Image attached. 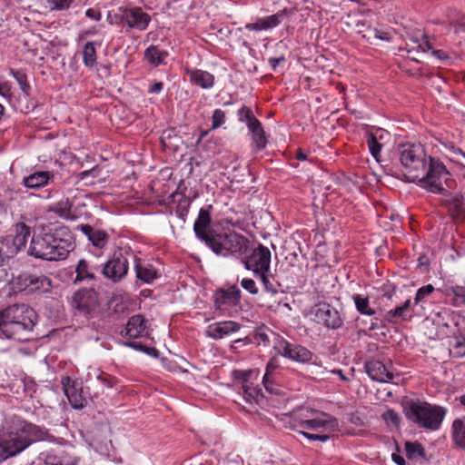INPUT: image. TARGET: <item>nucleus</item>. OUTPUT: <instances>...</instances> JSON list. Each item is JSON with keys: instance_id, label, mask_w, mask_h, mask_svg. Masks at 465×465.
<instances>
[{"instance_id": "nucleus-63", "label": "nucleus", "mask_w": 465, "mask_h": 465, "mask_svg": "<svg viewBox=\"0 0 465 465\" xmlns=\"http://www.w3.org/2000/svg\"><path fill=\"white\" fill-rule=\"evenodd\" d=\"M419 47L423 51L427 52L431 49L430 44L428 41H424L422 44L419 45Z\"/></svg>"}, {"instance_id": "nucleus-54", "label": "nucleus", "mask_w": 465, "mask_h": 465, "mask_svg": "<svg viewBox=\"0 0 465 465\" xmlns=\"http://www.w3.org/2000/svg\"><path fill=\"white\" fill-rule=\"evenodd\" d=\"M85 15L92 20L99 21L101 19V12L94 8H89L85 12Z\"/></svg>"}, {"instance_id": "nucleus-43", "label": "nucleus", "mask_w": 465, "mask_h": 465, "mask_svg": "<svg viewBox=\"0 0 465 465\" xmlns=\"http://www.w3.org/2000/svg\"><path fill=\"white\" fill-rule=\"evenodd\" d=\"M382 418L388 425H392L396 428L400 426L401 418L399 414L393 410H387L383 414Z\"/></svg>"}, {"instance_id": "nucleus-64", "label": "nucleus", "mask_w": 465, "mask_h": 465, "mask_svg": "<svg viewBox=\"0 0 465 465\" xmlns=\"http://www.w3.org/2000/svg\"><path fill=\"white\" fill-rule=\"evenodd\" d=\"M296 158L299 161H304L307 159V156L301 149H298L297 153H296Z\"/></svg>"}, {"instance_id": "nucleus-27", "label": "nucleus", "mask_w": 465, "mask_h": 465, "mask_svg": "<svg viewBox=\"0 0 465 465\" xmlns=\"http://www.w3.org/2000/svg\"><path fill=\"white\" fill-rule=\"evenodd\" d=\"M187 74L193 84L203 89H210L214 84V76L207 71L192 69L187 70Z\"/></svg>"}, {"instance_id": "nucleus-33", "label": "nucleus", "mask_w": 465, "mask_h": 465, "mask_svg": "<svg viewBox=\"0 0 465 465\" xmlns=\"http://www.w3.org/2000/svg\"><path fill=\"white\" fill-rule=\"evenodd\" d=\"M242 390L243 398L247 402L259 403L260 400L262 398L261 390L251 383L242 385Z\"/></svg>"}, {"instance_id": "nucleus-37", "label": "nucleus", "mask_w": 465, "mask_h": 465, "mask_svg": "<svg viewBox=\"0 0 465 465\" xmlns=\"http://www.w3.org/2000/svg\"><path fill=\"white\" fill-rule=\"evenodd\" d=\"M450 211L453 215H460L464 212L463 198L460 195H454L448 203Z\"/></svg>"}, {"instance_id": "nucleus-50", "label": "nucleus", "mask_w": 465, "mask_h": 465, "mask_svg": "<svg viewBox=\"0 0 465 465\" xmlns=\"http://www.w3.org/2000/svg\"><path fill=\"white\" fill-rule=\"evenodd\" d=\"M252 374L251 371H234L233 376L235 380L242 382V385L249 384V379Z\"/></svg>"}, {"instance_id": "nucleus-8", "label": "nucleus", "mask_w": 465, "mask_h": 465, "mask_svg": "<svg viewBox=\"0 0 465 465\" xmlns=\"http://www.w3.org/2000/svg\"><path fill=\"white\" fill-rule=\"evenodd\" d=\"M129 271L128 258L122 251L114 252L106 262L100 266V272L104 279L113 283L122 282Z\"/></svg>"}, {"instance_id": "nucleus-22", "label": "nucleus", "mask_w": 465, "mask_h": 465, "mask_svg": "<svg viewBox=\"0 0 465 465\" xmlns=\"http://www.w3.org/2000/svg\"><path fill=\"white\" fill-rule=\"evenodd\" d=\"M240 324L232 321H225L210 324L207 328V335L213 339H223L238 331Z\"/></svg>"}, {"instance_id": "nucleus-40", "label": "nucleus", "mask_w": 465, "mask_h": 465, "mask_svg": "<svg viewBox=\"0 0 465 465\" xmlns=\"http://www.w3.org/2000/svg\"><path fill=\"white\" fill-rule=\"evenodd\" d=\"M367 143L371 155L378 160L381 150V144L378 142L374 134H370L367 139Z\"/></svg>"}, {"instance_id": "nucleus-12", "label": "nucleus", "mask_w": 465, "mask_h": 465, "mask_svg": "<svg viewBox=\"0 0 465 465\" xmlns=\"http://www.w3.org/2000/svg\"><path fill=\"white\" fill-rule=\"evenodd\" d=\"M311 313L313 316L312 320L314 322L322 324L328 329H339L343 323V320L341 319L340 312L331 304L326 302L316 304L312 309Z\"/></svg>"}, {"instance_id": "nucleus-51", "label": "nucleus", "mask_w": 465, "mask_h": 465, "mask_svg": "<svg viewBox=\"0 0 465 465\" xmlns=\"http://www.w3.org/2000/svg\"><path fill=\"white\" fill-rule=\"evenodd\" d=\"M451 293L460 303H465V287L455 286L451 288Z\"/></svg>"}, {"instance_id": "nucleus-31", "label": "nucleus", "mask_w": 465, "mask_h": 465, "mask_svg": "<svg viewBox=\"0 0 465 465\" xmlns=\"http://www.w3.org/2000/svg\"><path fill=\"white\" fill-rule=\"evenodd\" d=\"M358 33L362 35L363 38L366 40L372 42L375 39L389 41L390 40V35L389 33L381 31L377 28L371 27L368 25L366 26V30H358Z\"/></svg>"}, {"instance_id": "nucleus-17", "label": "nucleus", "mask_w": 465, "mask_h": 465, "mask_svg": "<svg viewBox=\"0 0 465 465\" xmlns=\"http://www.w3.org/2000/svg\"><path fill=\"white\" fill-rule=\"evenodd\" d=\"M365 371L369 377L379 382H390L393 380V372L381 361L372 360L365 364Z\"/></svg>"}, {"instance_id": "nucleus-1", "label": "nucleus", "mask_w": 465, "mask_h": 465, "mask_svg": "<svg viewBox=\"0 0 465 465\" xmlns=\"http://www.w3.org/2000/svg\"><path fill=\"white\" fill-rule=\"evenodd\" d=\"M398 152L409 182L417 183L421 188L433 193L444 191L450 173L442 162L427 155L422 144H401Z\"/></svg>"}, {"instance_id": "nucleus-60", "label": "nucleus", "mask_w": 465, "mask_h": 465, "mask_svg": "<svg viewBox=\"0 0 465 465\" xmlns=\"http://www.w3.org/2000/svg\"><path fill=\"white\" fill-rule=\"evenodd\" d=\"M392 460L398 465H405V460L402 456L393 453L391 455Z\"/></svg>"}, {"instance_id": "nucleus-20", "label": "nucleus", "mask_w": 465, "mask_h": 465, "mask_svg": "<svg viewBox=\"0 0 465 465\" xmlns=\"http://www.w3.org/2000/svg\"><path fill=\"white\" fill-rule=\"evenodd\" d=\"M77 229L88 238L95 248L104 249L109 242V234L103 230L94 228L89 224L78 225Z\"/></svg>"}, {"instance_id": "nucleus-44", "label": "nucleus", "mask_w": 465, "mask_h": 465, "mask_svg": "<svg viewBox=\"0 0 465 465\" xmlns=\"http://www.w3.org/2000/svg\"><path fill=\"white\" fill-rule=\"evenodd\" d=\"M411 305V300L405 301V302L400 306H397L396 308L391 310L388 312V315L391 318H401L405 312L409 309Z\"/></svg>"}, {"instance_id": "nucleus-35", "label": "nucleus", "mask_w": 465, "mask_h": 465, "mask_svg": "<svg viewBox=\"0 0 465 465\" xmlns=\"http://www.w3.org/2000/svg\"><path fill=\"white\" fill-rule=\"evenodd\" d=\"M405 451L407 457L411 460H419L425 455L424 449L419 442L407 441L405 443Z\"/></svg>"}, {"instance_id": "nucleus-16", "label": "nucleus", "mask_w": 465, "mask_h": 465, "mask_svg": "<svg viewBox=\"0 0 465 465\" xmlns=\"http://www.w3.org/2000/svg\"><path fill=\"white\" fill-rule=\"evenodd\" d=\"M63 387L64 393L74 409H82L84 408L87 401L83 395V391L79 383L71 381L70 378H65L63 380Z\"/></svg>"}, {"instance_id": "nucleus-24", "label": "nucleus", "mask_w": 465, "mask_h": 465, "mask_svg": "<svg viewBox=\"0 0 465 465\" xmlns=\"http://www.w3.org/2000/svg\"><path fill=\"white\" fill-rule=\"evenodd\" d=\"M283 16V12H279L274 15L257 18L255 22L245 25V29L249 31H262L270 30L278 26Z\"/></svg>"}, {"instance_id": "nucleus-4", "label": "nucleus", "mask_w": 465, "mask_h": 465, "mask_svg": "<svg viewBox=\"0 0 465 465\" xmlns=\"http://www.w3.org/2000/svg\"><path fill=\"white\" fill-rule=\"evenodd\" d=\"M36 312L28 304L15 303L0 311V329L7 338L27 339L37 322Z\"/></svg>"}, {"instance_id": "nucleus-45", "label": "nucleus", "mask_w": 465, "mask_h": 465, "mask_svg": "<svg viewBox=\"0 0 465 465\" xmlns=\"http://www.w3.org/2000/svg\"><path fill=\"white\" fill-rule=\"evenodd\" d=\"M212 129L219 128L225 122V113L221 109H215L212 116Z\"/></svg>"}, {"instance_id": "nucleus-57", "label": "nucleus", "mask_w": 465, "mask_h": 465, "mask_svg": "<svg viewBox=\"0 0 465 465\" xmlns=\"http://www.w3.org/2000/svg\"><path fill=\"white\" fill-rule=\"evenodd\" d=\"M10 257L9 253H7L6 249L5 248L4 244L0 241V266L3 264L5 258Z\"/></svg>"}, {"instance_id": "nucleus-48", "label": "nucleus", "mask_w": 465, "mask_h": 465, "mask_svg": "<svg viewBox=\"0 0 465 465\" xmlns=\"http://www.w3.org/2000/svg\"><path fill=\"white\" fill-rule=\"evenodd\" d=\"M10 74L17 81V83L21 86V89L24 92H26V89L29 88V86L26 84V76H25V74L21 73V72L15 71L13 69L10 71Z\"/></svg>"}, {"instance_id": "nucleus-36", "label": "nucleus", "mask_w": 465, "mask_h": 465, "mask_svg": "<svg viewBox=\"0 0 465 465\" xmlns=\"http://www.w3.org/2000/svg\"><path fill=\"white\" fill-rule=\"evenodd\" d=\"M71 207L69 200L61 201L57 203L53 208L52 211L54 212L59 217L64 219H70L71 215Z\"/></svg>"}, {"instance_id": "nucleus-32", "label": "nucleus", "mask_w": 465, "mask_h": 465, "mask_svg": "<svg viewBox=\"0 0 465 465\" xmlns=\"http://www.w3.org/2000/svg\"><path fill=\"white\" fill-rule=\"evenodd\" d=\"M355 307L359 312L364 315H373L375 311L370 307L369 298L361 294H354L352 296Z\"/></svg>"}, {"instance_id": "nucleus-38", "label": "nucleus", "mask_w": 465, "mask_h": 465, "mask_svg": "<svg viewBox=\"0 0 465 465\" xmlns=\"http://www.w3.org/2000/svg\"><path fill=\"white\" fill-rule=\"evenodd\" d=\"M258 279L261 280V282L263 284L264 290L274 295L278 292L277 286L273 283V282L271 280V276L269 275V272H262L258 275H255Z\"/></svg>"}, {"instance_id": "nucleus-59", "label": "nucleus", "mask_w": 465, "mask_h": 465, "mask_svg": "<svg viewBox=\"0 0 465 465\" xmlns=\"http://www.w3.org/2000/svg\"><path fill=\"white\" fill-rule=\"evenodd\" d=\"M454 32L459 34L460 32H465V18L461 19L459 23L454 25Z\"/></svg>"}, {"instance_id": "nucleus-14", "label": "nucleus", "mask_w": 465, "mask_h": 465, "mask_svg": "<svg viewBox=\"0 0 465 465\" xmlns=\"http://www.w3.org/2000/svg\"><path fill=\"white\" fill-rule=\"evenodd\" d=\"M274 349L283 357L298 362H309L312 359V354L308 349L282 338L277 339Z\"/></svg>"}, {"instance_id": "nucleus-52", "label": "nucleus", "mask_w": 465, "mask_h": 465, "mask_svg": "<svg viewBox=\"0 0 465 465\" xmlns=\"http://www.w3.org/2000/svg\"><path fill=\"white\" fill-rule=\"evenodd\" d=\"M85 295H90V293L88 292H78L74 296V301L77 302V308L80 310H85L88 308V304L84 302Z\"/></svg>"}, {"instance_id": "nucleus-42", "label": "nucleus", "mask_w": 465, "mask_h": 465, "mask_svg": "<svg viewBox=\"0 0 465 465\" xmlns=\"http://www.w3.org/2000/svg\"><path fill=\"white\" fill-rule=\"evenodd\" d=\"M293 430L310 440H320L322 442H326L330 439L328 434L311 433V432L307 431L308 430H303V429H293Z\"/></svg>"}, {"instance_id": "nucleus-11", "label": "nucleus", "mask_w": 465, "mask_h": 465, "mask_svg": "<svg viewBox=\"0 0 465 465\" xmlns=\"http://www.w3.org/2000/svg\"><path fill=\"white\" fill-rule=\"evenodd\" d=\"M242 263L246 270L252 271L254 276L262 272H270L271 252L267 247L260 244L249 255L242 259Z\"/></svg>"}, {"instance_id": "nucleus-56", "label": "nucleus", "mask_w": 465, "mask_h": 465, "mask_svg": "<svg viewBox=\"0 0 465 465\" xmlns=\"http://www.w3.org/2000/svg\"><path fill=\"white\" fill-rule=\"evenodd\" d=\"M163 88V84L162 82H156L150 86L149 92L152 94H158Z\"/></svg>"}, {"instance_id": "nucleus-13", "label": "nucleus", "mask_w": 465, "mask_h": 465, "mask_svg": "<svg viewBox=\"0 0 465 465\" xmlns=\"http://www.w3.org/2000/svg\"><path fill=\"white\" fill-rule=\"evenodd\" d=\"M13 232V235H8L1 241L10 256L25 247L31 231L25 223H18L14 225Z\"/></svg>"}, {"instance_id": "nucleus-19", "label": "nucleus", "mask_w": 465, "mask_h": 465, "mask_svg": "<svg viewBox=\"0 0 465 465\" xmlns=\"http://www.w3.org/2000/svg\"><path fill=\"white\" fill-rule=\"evenodd\" d=\"M279 371L278 366L273 361H271L268 362L266 366V371L262 378V384L266 390L271 394H280L282 391V388L279 385Z\"/></svg>"}, {"instance_id": "nucleus-2", "label": "nucleus", "mask_w": 465, "mask_h": 465, "mask_svg": "<svg viewBox=\"0 0 465 465\" xmlns=\"http://www.w3.org/2000/svg\"><path fill=\"white\" fill-rule=\"evenodd\" d=\"M74 249V236L68 227L54 224L33 235L28 254L47 261L64 260Z\"/></svg>"}, {"instance_id": "nucleus-9", "label": "nucleus", "mask_w": 465, "mask_h": 465, "mask_svg": "<svg viewBox=\"0 0 465 465\" xmlns=\"http://www.w3.org/2000/svg\"><path fill=\"white\" fill-rule=\"evenodd\" d=\"M338 426L337 420L331 415L311 411L310 415L294 421L292 429L319 430L321 432L333 430Z\"/></svg>"}, {"instance_id": "nucleus-10", "label": "nucleus", "mask_w": 465, "mask_h": 465, "mask_svg": "<svg viewBox=\"0 0 465 465\" xmlns=\"http://www.w3.org/2000/svg\"><path fill=\"white\" fill-rule=\"evenodd\" d=\"M238 119L240 122H244L252 134V144L254 150L259 152L264 149L267 145V139L265 132L261 122L254 116L252 111L243 106L238 111Z\"/></svg>"}, {"instance_id": "nucleus-26", "label": "nucleus", "mask_w": 465, "mask_h": 465, "mask_svg": "<svg viewBox=\"0 0 465 465\" xmlns=\"http://www.w3.org/2000/svg\"><path fill=\"white\" fill-rule=\"evenodd\" d=\"M98 271H100L98 264L85 259H81L75 268L76 277L74 282L94 280Z\"/></svg>"}, {"instance_id": "nucleus-6", "label": "nucleus", "mask_w": 465, "mask_h": 465, "mask_svg": "<svg viewBox=\"0 0 465 465\" xmlns=\"http://www.w3.org/2000/svg\"><path fill=\"white\" fill-rule=\"evenodd\" d=\"M205 244L217 255L223 257L246 255L249 240L236 232L214 233Z\"/></svg>"}, {"instance_id": "nucleus-55", "label": "nucleus", "mask_w": 465, "mask_h": 465, "mask_svg": "<svg viewBox=\"0 0 465 465\" xmlns=\"http://www.w3.org/2000/svg\"><path fill=\"white\" fill-rule=\"evenodd\" d=\"M124 344L128 347L134 349V350L144 351V352L147 349V347H145L144 345H143L142 343H139V342L126 341Z\"/></svg>"}, {"instance_id": "nucleus-49", "label": "nucleus", "mask_w": 465, "mask_h": 465, "mask_svg": "<svg viewBox=\"0 0 465 465\" xmlns=\"http://www.w3.org/2000/svg\"><path fill=\"white\" fill-rule=\"evenodd\" d=\"M242 287L252 294L258 293V288L252 279L244 278L241 281Z\"/></svg>"}, {"instance_id": "nucleus-5", "label": "nucleus", "mask_w": 465, "mask_h": 465, "mask_svg": "<svg viewBox=\"0 0 465 465\" xmlns=\"http://www.w3.org/2000/svg\"><path fill=\"white\" fill-rule=\"evenodd\" d=\"M406 418L419 427L437 430L446 414V410L421 401H408L404 404Z\"/></svg>"}, {"instance_id": "nucleus-41", "label": "nucleus", "mask_w": 465, "mask_h": 465, "mask_svg": "<svg viewBox=\"0 0 465 465\" xmlns=\"http://www.w3.org/2000/svg\"><path fill=\"white\" fill-rule=\"evenodd\" d=\"M433 292H434V287L431 284H428V285L420 287V289H418V291L416 292V295L414 298V302L416 304L421 302L428 296H430Z\"/></svg>"}, {"instance_id": "nucleus-23", "label": "nucleus", "mask_w": 465, "mask_h": 465, "mask_svg": "<svg viewBox=\"0 0 465 465\" xmlns=\"http://www.w3.org/2000/svg\"><path fill=\"white\" fill-rule=\"evenodd\" d=\"M211 223V214L209 211L201 209L197 220L194 223L193 230L196 236L203 242H206L207 239L210 238L214 231L209 230Z\"/></svg>"}, {"instance_id": "nucleus-21", "label": "nucleus", "mask_w": 465, "mask_h": 465, "mask_svg": "<svg viewBox=\"0 0 465 465\" xmlns=\"http://www.w3.org/2000/svg\"><path fill=\"white\" fill-rule=\"evenodd\" d=\"M54 174L50 171H37L23 178L22 183L29 189H40L53 182Z\"/></svg>"}, {"instance_id": "nucleus-34", "label": "nucleus", "mask_w": 465, "mask_h": 465, "mask_svg": "<svg viewBox=\"0 0 465 465\" xmlns=\"http://www.w3.org/2000/svg\"><path fill=\"white\" fill-rule=\"evenodd\" d=\"M83 62L87 67L96 64V50L93 42H87L83 49Z\"/></svg>"}, {"instance_id": "nucleus-61", "label": "nucleus", "mask_w": 465, "mask_h": 465, "mask_svg": "<svg viewBox=\"0 0 465 465\" xmlns=\"http://www.w3.org/2000/svg\"><path fill=\"white\" fill-rule=\"evenodd\" d=\"M465 345L461 341H457L455 345V350H458L456 352L458 356L465 355V349L463 350Z\"/></svg>"}, {"instance_id": "nucleus-30", "label": "nucleus", "mask_w": 465, "mask_h": 465, "mask_svg": "<svg viewBox=\"0 0 465 465\" xmlns=\"http://www.w3.org/2000/svg\"><path fill=\"white\" fill-rule=\"evenodd\" d=\"M451 434L454 443L465 450V422L462 420H454L451 426Z\"/></svg>"}, {"instance_id": "nucleus-7", "label": "nucleus", "mask_w": 465, "mask_h": 465, "mask_svg": "<svg viewBox=\"0 0 465 465\" xmlns=\"http://www.w3.org/2000/svg\"><path fill=\"white\" fill-rule=\"evenodd\" d=\"M15 292L46 293L51 291V280L43 274L20 273L11 281Z\"/></svg>"}, {"instance_id": "nucleus-3", "label": "nucleus", "mask_w": 465, "mask_h": 465, "mask_svg": "<svg viewBox=\"0 0 465 465\" xmlns=\"http://www.w3.org/2000/svg\"><path fill=\"white\" fill-rule=\"evenodd\" d=\"M42 430L17 417L6 420L0 434V462L15 456L29 445L44 440Z\"/></svg>"}, {"instance_id": "nucleus-15", "label": "nucleus", "mask_w": 465, "mask_h": 465, "mask_svg": "<svg viewBox=\"0 0 465 465\" xmlns=\"http://www.w3.org/2000/svg\"><path fill=\"white\" fill-rule=\"evenodd\" d=\"M119 11L121 22L126 24L129 28L143 31L151 21L150 15L141 7H122Z\"/></svg>"}, {"instance_id": "nucleus-53", "label": "nucleus", "mask_w": 465, "mask_h": 465, "mask_svg": "<svg viewBox=\"0 0 465 465\" xmlns=\"http://www.w3.org/2000/svg\"><path fill=\"white\" fill-rule=\"evenodd\" d=\"M269 64L273 71H276L277 67L280 64L285 62V57L283 55L280 57H272L269 60Z\"/></svg>"}, {"instance_id": "nucleus-46", "label": "nucleus", "mask_w": 465, "mask_h": 465, "mask_svg": "<svg viewBox=\"0 0 465 465\" xmlns=\"http://www.w3.org/2000/svg\"><path fill=\"white\" fill-rule=\"evenodd\" d=\"M51 5V9L66 10L74 0H46Z\"/></svg>"}, {"instance_id": "nucleus-29", "label": "nucleus", "mask_w": 465, "mask_h": 465, "mask_svg": "<svg viewBox=\"0 0 465 465\" xmlns=\"http://www.w3.org/2000/svg\"><path fill=\"white\" fill-rule=\"evenodd\" d=\"M167 56V51L160 49L156 45H150L144 51V58L155 67L164 64Z\"/></svg>"}, {"instance_id": "nucleus-25", "label": "nucleus", "mask_w": 465, "mask_h": 465, "mask_svg": "<svg viewBox=\"0 0 465 465\" xmlns=\"http://www.w3.org/2000/svg\"><path fill=\"white\" fill-rule=\"evenodd\" d=\"M41 459L46 465H75L77 463L76 457L64 450L41 453Z\"/></svg>"}, {"instance_id": "nucleus-39", "label": "nucleus", "mask_w": 465, "mask_h": 465, "mask_svg": "<svg viewBox=\"0 0 465 465\" xmlns=\"http://www.w3.org/2000/svg\"><path fill=\"white\" fill-rule=\"evenodd\" d=\"M237 297L233 295V293H229L227 292L222 291L219 293H217L215 298V306L218 309H223V306L227 302H233L236 300Z\"/></svg>"}, {"instance_id": "nucleus-62", "label": "nucleus", "mask_w": 465, "mask_h": 465, "mask_svg": "<svg viewBox=\"0 0 465 465\" xmlns=\"http://www.w3.org/2000/svg\"><path fill=\"white\" fill-rule=\"evenodd\" d=\"M97 379L101 381L102 384L105 385L106 387H113V383L108 380L106 376L100 374L98 375Z\"/></svg>"}, {"instance_id": "nucleus-18", "label": "nucleus", "mask_w": 465, "mask_h": 465, "mask_svg": "<svg viewBox=\"0 0 465 465\" xmlns=\"http://www.w3.org/2000/svg\"><path fill=\"white\" fill-rule=\"evenodd\" d=\"M150 334L147 321L143 316L137 314L132 316L125 327V335L132 339L146 337Z\"/></svg>"}, {"instance_id": "nucleus-28", "label": "nucleus", "mask_w": 465, "mask_h": 465, "mask_svg": "<svg viewBox=\"0 0 465 465\" xmlns=\"http://www.w3.org/2000/svg\"><path fill=\"white\" fill-rule=\"evenodd\" d=\"M134 271L137 279L144 283H151L153 280L158 278L156 269L149 263H142L137 260L134 265Z\"/></svg>"}, {"instance_id": "nucleus-58", "label": "nucleus", "mask_w": 465, "mask_h": 465, "mask_svg": "<svg viewBox=\"0 0 465 465\" xmlns=\"http://www.w3.org/2000/svg\"><path fill=\"white\" fill-rule=\"evenodd\" d=\"M432 55L441 61L449 59V56L442 50H432Z\"/></svg>"}, {"instance_id": "nucleus-47", "label": "nucleus", "mask_w": 465, "mask_h": 465, "mask_svg": "<svg viewBox=\"0 0 465 465\" xmlns=\"http://www.w3.org/2000/svg\"><path fill=\"white\" fill-rule=\"evenodd\" d=\"M0 95L5 98H10L12 95L11 84L3 76L0 75Z\"/></svg>"}]
</instances>
